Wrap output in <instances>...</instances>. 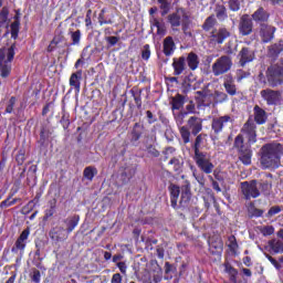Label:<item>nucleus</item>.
Instances as JSON below:
<instances>
[{
	"instance_id": "nucleus-15",
	"label": "nucleus",
	"mask_w": 283,
	"mask_h": 283,
	"mask_svg": "<svg viewBox=\"0 0 283 283\" xmlns=\"http://www.w3.org/2000/svg\"><path fill=\"white\" fill-rule=\"evenodd\" d=\"M187 127L191 130L192 136H198L202 132V118L198 116L189 117Z\"/></svg>"
},
{
	"instance_id": "nucleus-29",
	"label": "nucleus",
	"mask_w": 283,
	"mask_h": 283,
	"mask_svg": "<svg viewBox=\"0 0 283 283\" xmlns=\"http://www.w3.org/2000/svg\"><path fill=\"white\" fill-rule=\"evenodd\" d=\"M143 128L144 127L140 123H136L134 125L130 143H138V140H140V136H143Z\"/></svg>"
},
{
	"instance_id": "nucleus-10",
	"label": "nucleus",
	"mask_w": 283,
	"mask_h": 283,
	"mask_svg": "<svg viewBox=\"0 0 283 283\" xmlns=\"http://www.w3.org/2000/svg\"><path fill=\"white\" fill-rule=\"evenodd\" d=\"M229 36H231V32L227 30V28H219L212 30V32L210 33V41L222 45V43H224V41H227Z\"/></svg>"
},
{
	"instance_id": "nucleus-49",
	"label": "nucleus",
	"mask_w": 283,
	"mask_h": 283,
	"mask_svg": "<svg viewBox=\"0 0 283 283\" xmlns=\"http://www.w3.org/2000/svg\"><path fill=\"white\" fill-rule=\"evenodd\" d=\"M99 25L112 24V20H105V9H102L98 15Z\"/></svg>"
},
{
	"instance_id": "nucleus-33",
	"label": "nucleus",
	"mask_w": 283,
	"mask_h": 283,
	"mask_svg": "<svg viewBox=\"0 0 283 283\" xmlns=\"http://www.w3.org/2000/svg\"><path fill=\"white\" fill-rule=\"evenodd\" d=\"M214 12L219 21H224V19H227V7H224L223 4H217Z\"/></svg>"
},
{
	"instance_id": "nucleus-57",
	"label": "nucleus",
	"mask_w": 283,
	"mask_h": 283,
	"mask_svg": "<svg viewBox=\"0 0 283 283\" xmlns=\"http://www.w3.org/2000/svg\"><path fill=\"white\" fill-rule=\"evenodd\" d=\"M116 266L123 275H127V264L125 262H117Z\"/></svg>"
},
{
	"instance_id": "nucleus-24",
	"label": "nucleus",
	"mask_w": 283,
	"mask_h": 283,
	"mask_svg": "<svg viewBox=\"0 0 283 283\" xmlns=\"http://www.w3.org/2000/svg\"><path fill=\"white\" fill-rule=\"evenodd\" d=\"M81 78H83V71L72 73L70 77L71 87H74L77 92H81Z\"/></svg>"
},
{
	"instance_id": "nucleus-52",
	"label": "nucleus",
	"mask_w": 283,
	"mask_h": 283,
	"mask_svg": "<svg viewBox=\"0 0 283 283\" xmlns=\"http://www.w3.org/2000/svg\"><path fill=\"white\" fill-rule=\"evenodd\" d=\"M234 147H237L240 151V149H245L244 148V139H242V136H237L234 139Z\"/></svg>"
},
{
	"instance_id": "nucleus-47",
	"label": "nucleus",
	"mask_w": 283,
	"mask_h": 283,
	"mask_svg": "<svg viewBox=\"0 0 283 283\" xmlns=\"http://www.w3.org/2000/svg\"><path fill=\"white\" fill-rule=\"evenodd\" d=\"M261 233L263 235H273V233H275V228H273V226H264L261 228Z\"/></svg>"
},
{
	"instance_id": "nucleus-1",
	"label": "nucleus",
	"mask_w": 283,
	"mask_h": 283,
	"mask_svg": "<svg viewBox=\"0 0 283 283\" xmlns=\"http://www.w3.org/2000/svg\"><path fill=\"white\" fill-rule=\"evenodd\" d=\"M260 156L262 169H277L283 156V146L280 143L265 144L260 149Z\"/></svg>"
},
{
	"instance_id": "nucleus-38",
	"label": "nucleus",
	"mask_w": 283,
	"mask_h": 283,
	"mask_svg": "<svg viewBox=\"0 0 283 283\" xmlns=\"http://www.w3.org/2000/svg\"><path fill=\"white\" fill-rule=\"evenodd\" d=\"M168 21L172 29L180 28V15L178 13L168 15Z\"/></svg>"
},
{
	"instance_id": "nucleus-16",
	"label": "nucleus",
	"mask_w": 283,
	"mask_h": 283,
	"mask_svg": "<svg viewBox=\"0 0 283 283\" xmlns=\"http://www.w3.org/2000/svg\"><path fill=\"white\" fill-rule=\"evenodd\" d=\"M239 63L241 65V67H244L247 65V63H251V61H253V59H255V53L253 52V50L249 49V48H243L240 52H239Z\"/></svg>"
},
{
	"instance_id": "nucleus-17",
	"label": "nucleus",
	"mask_w": 283,
	"mask_h": 283,
	"mask_svg": "<svg viewBox=\"0 0 283 283\" xmlns=\"http://www.w3.org/2000/svg\"><path fill=\"white\" fill-rule=\"evenodd\" d=\"M223 87L230 96H235V94H238V88L235 87L232 74H227L224 76Z\"/></svg>"
},
{
	"instance_id": "nucleus-40",
	"label": "nucleus",
	"mask_w": 283,
	"mask_h": 283,
	"mask_svg": "<svg viewBox=\"0 0 283 283\" xmlns=\"http://www.w3.org/2000/svg\"><path fill=\"white\" fill-rule=\"evenodd\" d=\"M168 165L172 167L174 171H180V169H182V164L180 163V159L176 157H172L169 160Z\"/></svg>"
},
{
	"instance_id": "nucleus-54",
	"label": "nucleus",
	"mask_w": 283,
	"mask_h": 283,
	"mask_svg": "<svg viewBox=\"0 0 283 283\" xmlns=\"http://www.w3.org/2000/svg\"><path fill=\"white\" fill-rule=\"evenodd\" d=\"M8 21V8H2L0 12V27Z\"/></svg>"
},
{
	"instance_id": "nucleus-53",
	"label": "nucleus",
	"mask_w": 283,
	"mask_h": 283,
	"mask_svg": "<svg viewBox=\"0 0 283 283\" xmlns=\"http://www.w3.org/2000/svg\"><path fill=\"white\" fill-rule=\"evenodd\" d=\"M15 103H17V97H11L9 99V104L6 108L7 114H12Z\"/></svg>"
},
{
	"instance_id": "nucleus-48",
	"label": "nucleus",
	"mask_w": 283,
	"mask_h": 283,
	"mask_svg": "<svg viewBox=\"0 0 283 283\" xmlns=\"http://www.w3.org/2000/svg\"><path fill=\"white\" fill-rule=\"evenodd\" d=\"M19 21H14L12 24H11V36L13 39H17V36H19Z\"/></svg>"
},
{
	"instance_id": "nucleus-34",
	"label": "nucleus",
	"mask_w": 283,
	"mask_h": 283,
	"mask_svg": "<svg viewBox=\"0 0 283 283\" xmlns=\"http://www.w3.org/2000/svg\"><path fill=\"white\" fill-rule=\"evenodd\" d=\"M172 109H180L185 105V96L177 94L171 101Z\"/></svg>"
},
{
	"instance_id": "nucleus-3",
	"label": "nucleus",
	"mask_w": 283,
	"mask_h": 283,
	"mask_svg": "<svg viewBox=\"0 0 283 283\" xmlns=\"http://www.w3.org/2000/svg\"><path fill=\"white\" fill-rule=\"evenodd\" d=\"M233 67V60L229 55H222L214 61L212 64V74L213 76H222L227 74Z\"/></svg>"
},
{
	"instance_id": "nucleus-13",
	"label": "nucleus",
	"mask_w": 283,
	"mask_h": 283,
	"mask_svg": "<svg viewBox=\"0 0 283 283\" xmlns=\"http://www.w3.org/2000/svg\"><path fill=\"white\" fill-rule=\"evenodd\" d=\"M69 235H70V232L63 227H56L50 231V238L54 242H65Z\"/></svg>"
},
{
	"instance_id": "nucleus-26",
	"label": "nucleus",
	"mask_w": 283,
	"mask_h": 283,
	"mask_svg": "<svg viewBox=\"0 0 283 283\" xmlns=\"http://www.w3.org/2000/svg\"><path fill=\"white\" fill-rule=\"evenodd\" d=\"M258 188L259 191L269 196V193H271V189H273V181H271V179H262L261 181H258Z\"/></svg>"
},
{
	"instance_id": "nucleus-32",
	"label": "nucleus",
	"mask_w": 283,
	"mask_h": 283,
	"mask_svg": "<svg viewBox=\"0 0 283 283\" xmlns=\"http://www.w3.org/2000/svg\"><path fill=\"white\" fill-rule=\"evenodd\" d=\"M270 248L272 249L273 253H283V241L273 239L269 242Z\"/></svg>"
},
{
	"instance_id": "nucleus-61",
	"label": "nucleus",
	"mask_w": 283,
	"mask_h": 283,
	"mask_svg": "<svg viewBox=\"0 0 283 283\" xmlns=\"http://www.w3.org/2000/svg\"><path fill=\"white\" fill-rule=\"evenodd\" d=\"M209 180H211V182H212V189H214V191L220 193V191H222V189L220 188V185L218 184V181L213 180V177H211V176H209Z\"/></svg>"
},
{
	"instance_id": "nucleus-62",
	"label": "nucleus",
	"mask_w": 283,
	"mask_h": 283,
	"mask_svg": "<svg viewBox=\"0 0 283 283\" xmlns=\"http://www.w3.org/2000/svg\"><path fill=\"white\" fill-rule=\"evenodd\" d=\"M106 41H107V43H109V45H116V43H118L120 41V38H118V36H107Z\"/></svg>"
},
{
	"instance_id": "nucleus-51",
	"label": "nucleus",
	"mask_w": 283,
	"mask_h": 283,
	"mask_svg": "<svg viewBox=\"0 0 283 283\" xmlns=\"http://www.w3.org/2000/svg\"><path fill=\"white\" fill-rule=\"evenodd\" d=\"M229 7L232 12H238L240 10V0H229Z\"/></svg>"
},
{
	"instance_id": "nucleus-20",
	"label": "nucleus",
	"mask_w": 283,
	"mask_h": 283,
	"mask_svg": "<svg viewBox=\"0 0 283 283\" xmlns=\"http://www.w3.org/2000/svg\"><path fill=\"white\" fill-rule=\"evenodd\" d=\"M30 237V229H25L22 231V233L20 234V237L18 238V240L15 241L14 247L12 248V251H24L25 250V242L28 240V238Z\"/></svg>"
},
{
	"instance_id": "nucleus-45",
	"label": "nucleus",
	"mask_w": 283,
	"mask_h": 283,
	"mask_svg": "<svg viewBox=\"0 0 283 283\" xmlns=\"http://www.w3.org/2000/svg\"><path fill=\"white\" fill-rule=\"evenodd\" d=\"M149 56H151V51L149 50V44H146L142 50V59L149 61Z\"/></svg>"
},
{
	"instance_id": "nucleus-6",
	"label": "nucleus",
	"mask_w": 283,
	"mask_h": 283,
	"mask_svg": "<svg viewBox=\"0 0 283 283\" xmlns=\"http://www.w3.org/2000/svg\"><path fill=\"white\" fill-rule=\"evenodd\" d=\"M241 193L244 196L245 200H251V198H260L258 180L241 182Z\"/></svg>"
},
{
	"instance_id": "nucleus-28",
	"label": "nucleus",
	"mask_w": 283,
	"mask_h": 283,
	"mask_svg": "<svg viewBox=\"0 0 283 283\" xmlns=\"http://www.w3.org/2000/svg\"><path fill=\"white\" fill-rule=\"evenodd\" d=\"M187 63L188 67H190L192 71L198 70V65H200V59L198 57V54L190 52L187 56Z\"/></svg>"
},
{
	"instance_id": "nucleus-9",
	"label": "nucleus",
	"mask_w": 283,
	"mask_h": 283,
	"mask_svg": "<svg viewBox=\"0 0 283 283\" xmlns=\"http://www.w3.org/2000/svg\"><path fill=\"white\" fill-rule=\"evenodd\" d=\"M275 27L269 23H261L259 27V34L263 43H270L273 41L275 34Z\"/></svg>"
},
{
	"instance_id": "nucleus-43",
	"label": "nucleus",
	"mask_w": 283,
	"mask_h": 283,
	"mask_svg": "<svg viewBox=\"0 0 283 283\" xmlns=\"http://www.w3.org/2000/svg\"><path fill=\"white\" fill-rule=\"evenodd\" d=\"M228 242L230 251H232V253H235V251H238V241L235 240V235H230Z\"/></svg>"
},
{
	"instance_id": "nucleus-21",
	"label": "nucleus",
	"mask_w": 283,
	"mask_h": 283,
	"mask_svg": "<svg viewBox=\"0 0 283 283\" xmlns=\"http://www.w3.org/2000/svg\"><path fill=\"white\" fill-rule=\"evenodd\" d=\"M169 191H170L171 207L176 209V207H178V199L180 198V187L178 185L171 184L169 186Z\"/></svg>"
},
{
	"instance_id": "nucleus-2",
	"label": "nucleus",
	"mask_w": 283,
	"mask_h": 283,
	"mask_svg": "<svg viewBox=\"0 0 283 283\" xmlns=\"http://www.w3.org/2000/svg\"><path fill=\"white\" fill-rule=\"evenodd\" d=\"M14 59V45H11L8 50H0V76L8 78L10 72H12V60Z\"/></svg>"
},
{
	"instance_id": "nucleus-19",
	"label": "nucleus",
	"mask_w": 283,
	"mask_h": 283,
	"mask_svg": "<svg viewBox=\"0 0 283 283\" xmlns=\"http://www.w3.org/2000/svg\"><path fill=\"white\" fill-rule=\"evenodd\" d=\"M224 249V243L222 242V239L216 238L212 239L209 244V250L212 255H222V251Z\"/></svg>"
},
{
	"instance_id": "nucleus-55",
	"label": "nucleus",
	"mask_w": 283,
	"mask_h": 283,
	"mask_svg": "<svg viewBox=\"0 0 283 283\" xmlns=\"http://www.w3.org/2000/svg\"><path fill=\"white\" fill-rule=\"evenodd\" d=\"M31 280L35 283L41 282V271L39 270H33L32 274H31Z\"/></svg>"
},
{
	"instance_id": "nucleus-23",
	"label": "nucleus",
	"mask_w": 283,
	"mask_h": 283,
	"mask_svg": "<svg viewBox=\"0 0 283 283\" xmlns=\"http://www.w3.org/2000/svg\"><path fill=\"white\" fill-rule=\"evenodd\" d=\"M254 120L258 125L266 123V111L258 105L254 106Z\"/></svg>"
},
{
	"instance_id": "nucleus-7",
	"label": "nucleus",
	"mask_w": 283,
	"mask_h": 283,
	"mask_svg": "<svg viewBox=\"0 0 283 283\" xmlns=\"http://www.w3.org/2000/svg\"><path fill=\"white\" fill-rule=\"evenodd\" d=\"M268 83L271 87H277L280 83V77L283 76V65L274 64L270 66L266 71Z\"/></svg>"
},
{
	"instance_id": "nucleus-12",
	"label": "nucleus",
	"mask_w": 283,
	"mask_h": 283,
	"mask_svg": "<svg viewBox=\"0 0 283 283\" xmlns=\"http://www.w3.org/2000/svg\"><path fill=\"white\" fill-rule=\"evenodd\" d=\"M242 134L247 136L249 143H255L258 139V134L255 133V122L249 118L242 127Z\"/></svg>"
},
{
	"instance_id": "nucleus-8",
	"label": "nucleus",
	"mask_w": 283,
	"mask_h": 283,
	"mask_svg": "<svg viewBox=\"0 0 283 283\" xmlns=\"http://www.w3.org/2000/svg\"><path fill=\"white\" fill-rule=\"evenodd\" d=\"M260 95L269 105H277L282 98V92L273 91L271 88L262 90Z\"/></svg>"
},
{
	"instance_id": "nucleus-18",
	"label": "nucleus",
	"mask_w": 283,
	"mask_h": 283,
	"mask_svg": "<svg viewBox=\"0 0 283 283\" xmlns=\"http://www.w3.org/2000/svg\"><path fill=\"white\" fill-rule=\"evenodd\" d=\"M271 17V13L266 11L263 7H260L256 11L252 13V19L255 21V23H266L269 21V18Z\"/></svg>"
},
{
	"instance_id": "nucleus-4",
	"label": "nucleus",
	"mask_w": 283,
	"mask_h": 283,
	"mask_svg": "<svg viewBox=\"0 0 283 283\" xmlns=\"http://www.w3.org/2000/svg\"><path fill=\"white\" fill-rule=\"evenodd\" d=\"M193 160L197 165V167L202 171L203 174H213V169H216V165L211 161V156L207 153H197L193 156Z\"/></svg>"
},
{
	"instance_id": "nucleus-22",
	"label": "nucleus",
	"mask_w": 283,
	"mask_h": 283,
	"mask_svg": "<svg viewBox=\"0 0 283 283\" xmlns=\"http://www.w3.org/2000/svg\"><path fill=\"white\" fill-rule=\"evenodd\" d=\"M187 59L185 56L174 59L172 67L175 70V76H180L185 72Z\"/></svg>"
},
{
	"instance_id": "nucleus-36",
	"label": "nucleus",
	"mask_w": 283,
	"mask_h": 283,
	"mask_svg": "<svg viewBox=\"0 0 283 283\" xmlns=\"http://www.w3.org/2000/svg\"><path fill=\"white\" fill-rule=\"evenodd\" d=\"M206 136H207V135H205V134H199V135L196 137L195 144H193V146H192L195 154H202V151H200V147H201L202 140H205V137H206Z\"/></svg>"
},
{
	"instance_id": "nucleus-25",
	"label": "nucleus",
	"mask_w": 283,
	"mask_h": 283,
	"mask_svg": "<svg viewBox=\"0 0 283 283\" xmlns=\"http://www.w3.org/2000/svg\"><path fill=\"white\" fill-rule=\"evenodd\" d=\"M174 50H176V43L174 42V38L167 36L164 40V54L166 56H171V54H174Z\"/></svg>"
},
{
	"instance_id": "nucleus-37",
	"label": "nucleus",
	"mask_w": 283,
	"mask_h": 283,
	"mask_svg": "<svg viewBox=\"0 0 283 283\" xmlns=\"http://www.w3.org/2000/svg\"><path fill=\"white\" fill-rule=\"evenodd\" d=\"M218 21L216 20V15H210L206 19L205 23L202 24V28L206 32H209L213 25H216Z\"/></svg>"
},
{
	"instance_id": "nucleus-46",
	"label": "nucleus",
	"mask_w": 283,
	"mask_h": 283,
	"mask_svg": "<svg viewBox=\"0 0 283 283\" xmlns=\"http://www.w3.org/2000/svg\"><path fill=\"white\" fill-rule=\"evenodd\" d=\"M282 211V208L280 206H273L268 211L266 218H273V216H277Z\"/></svg>"
},
{
	"instance_id": "nucleus-35",
	"label": "nucleus",
	"mask_w": 283,
	"mask_h": 283,
	"mask_svg": "<svg viewBox=\"0 0 283 283\" xmlns=\"http://www.w3.org/2000/svg\"><path fill=\"white\" fill-rule=\"evenodd\" d=\"M98 174V170L96 168L88 166L84 169L83 176L86 178V180H94V177Z\"/></svg>"
},
{
	"instance_id": "nucleus-11",
	"label": "nucleus",
	"mask_w": 283,
	"mask_h": 283,
	"mask_svg": "<svg viewBox=\"0 0 283 283\" xmlns=\"http://www.w3.org/2000/svg\"><path fill=\"white\" fill-rule=\"evenodd\" d=\"M239 32L242 36H249L253 32V20L249 18V14H243L239 22Z\"/></svg>"
},
{
	"instance_id": "nucleus-63",
	"label": "nucleus",
	"mask_w": 283,
	"mask_h": 283,
	"mask_svg": "<svg viewBox=\"0 0 283 283\" xmlns=\"http://www.w3.org/2000/svg\"><path fill=\"white\" fill-rule=\"evenodd\" d=\"M226 271L227 273H229L231 275V277H235V275H238V271L235 269H233L231 265H227L226 266Z\"/></svg>"
},
{
	"instance_id": "nucleus-44",
	"label": "nucleus",
	"mask_w": 283,
	"mask_h": 283,
	"mask_svg": "<svg viewBox=\"0 0 283 283\" xmlns=\"http://www.w3.org/2000/svg\"><path fill=\"white\" fill-rule=\"evenodd\" d=\"M72 45H78L81 43V30L71 32Z\"/></svg>"
},
{
	"instance_id": "nucleus-60",
	"label": "nucleus",
	"mask_w": 283,
	"mask_h": 283,
	"mask_svg": "<svg viewBox=\"0 0 283 283\" xmlns=\"http://www.w3.org/2000/svg\"><path fill=\"white\" fill-rule=\"evenodd\" d=\"M268 260L271 262V264H273V266L280 271V269H282V265L277 262V260H275L273 256L268 255Z\"/></svg>"
},
{
	"instance_id": "nucleus-39",
	"label": "nucleus",
	"mask_w": 283,
	"mask_h": 283,
	"mask_svg": "<svg viewBox=\"0 0 283 283\" xmlns=\"http://www.w3.org/2000/svg\"><path fill=\"white\" fill-rule=\"evenodd\" d=\"M158 3H160V10L161 11V17H165V14H168L169 8L171 6V0H157Z\"/></svg>"
},
{
	"instance_id": "nucleus-30",
	"label": "nucleus",
	"mask_w": 283,
	"mask_h": 283,
	"mask_svg": "<svg viewBox=\"0 0 283 283\" xmlns=\"http://www.w3.org/2000/svg\"><path fill=\"white\" fill-rule=\"evenodd\" d=\"M251 149L249 148H241L239 150V158L241 160V163H243V165H251Z\"/></svg>"
},
{
	"instance_id": "nucleus-42",
	"label": "nucleus",
	"mask_w": 283,
	"mask_h": 283,
	"mask_svg": "<svg viewBox=\"0 0 283 283\" xmlns=\"http://www.w3.org/2000/svg\"><path fill=\"white\" fill-rule=\"evenodd\" d=\"M228 98H229V96L224 92L217 91L214 93L216 103H224L226 101H228Z\"/></svg>"
},
{
	"instance_id": "nucleus-50",
	"label": "nucleus",
	"mask_w": 283,
	"mask_h": 283,
	"mask_svg": "<svg viewBox=\"0 0 283 283\" xmlns=\"http://www.w3.org/2000/svg\"><path fill=\"white\" fill-rule=\"evenodd\" d=\"M251 76V73L245 72L243 70H237V81H243V78H249Z\"/></svg>"
},
{
	"instance_id": "nucleus-5",
	"label": "nucleus",
	"mask_w": 283,
	"mask_h": 283,
	"mask_svg": "<svg viewBox=\"0 0 283 283\" xmlns=\"http://www.w3.org/2000/svg\"><path fill=\"white\" fill-rule=\"evenodd\" d=\"M234 118L232 115H223L220 117H214L212 119V132L214 134H220L222 133L223 129H231L233 127Z\"/></svg>"
},
{
	"instance_id": "nucleus-31",
	"label": "nucleus",
	"mask_w": 283,
	"mask_h": 283,
	"mask_svg": "<svg viewBox=\"0 0 283 283\" xmlns=\"http://www.w3.org/2000/svg\"><path fill=\"white\" fill-rule=\"evenodd\" d=\"M179 133H180V136L184 140V145H187L189 143H191V130H189V127L187 126H181L179 128Z\"/></svg>"
},
{
	"instance_id": "nucleus-14",
	"label": "nucleus",
	"mask_w": 283,
	"mask_h": 283,
	"mask_svg": "<svg viewBox=\"0 0 283 283\" xmlns=\"http://www.w3.org/2000/svg\"><path fill=\"white\" fill-rule=\"evenodd\" d=\"M180 200H179V205L181 207H187V203L189 202V200H191V184L189 181H184V184L180 187Z\"/></svg>"
},
{
	"instance_id": "nucleus-59",
	"label": "nucleus",
	"mask_w": 283,
	"mask_h": 283,
	"mask_svg": "<svg viewBox=\"0 0 283 283\" xmlns=\"http://www.w3.org/2000/svg\"><path fill=\"white\" fill-rule=\"evenodd\" d=\"M56 205V200L53 199V203H51V209L46 210L45 218H52L54 216V207Z\"/></svg>"
},
{
	"instance_id": "nucleus-58",
	"label": "nucleus",
	"mask_w": 283,
	"mask_h": 283,
	"mask_svg": "<svg viewBox=\"0 0 283 283\" xmlns=\"http://www.w3.org/2000/svg\"><path fill=\"white\" fill-rule=\"evenodd\" d=\"M111 283H123V275L120 273L113 274Z\"/></svg>"
},
{
	"instance_id": "nucleus-27",
	"label": "nucleus",
	"mask_w": 283,
	"mask_h": 283,
	"mask_svg": "<svg viewBox=\"0 0 283 283\" xmlns=\"http://www.w3.org/2000/svg\"><path fill=\"white\" fill-rule=\"evenodd\" d=\"M78 216H73V217H69L64 220L65 227H66V231L69 233H72L74 229H76V227H78Z\"/></svg>"
},
{
	"instance_id": "nucleus-56",
	"label": "nucleus",
	"mask_w": 283,
	"mask_h": 283,
	"mask_svg": "<svg viewBox=\"0 0 283 283\" xmlns=\"http://www.w3.org/2000/svg\"><path fill=\"white\" fill-rule=\"evenodd\" d=\"M193 177L201 187H205V182H207V180L205 179L203 174L196 175V172H193Z\"/></svg>"
},
{
	"instance_id": "nucleus-41",
	"label": "nucleus",
	"mask_w": 283,
	"mask_h": 283,
	"mask_svg": "<svg viewBox=\"0 0 283 283\" xmlns=\"http://www.w3.org/2000/svg\"><path fill=\"white\" fill-rule=\"evenodd\" d=\"M283 51V42L281 41L279 44H273L271 48H270V54L272 56H277V54H280V52Z\"/></svg>"
},
{
	"instance_id": "nucleus-64",
	"label": "nucleus",
	"mask_w": 283,
	"mask_h": 283,
	"mask_svg": "<svg viewBox=\"0 0 283 283\" xmlns=\"http://www.w3.org/2000/svg\"><path fill=\"white\" fill-rule=\"evenodd\" d=\"M17 203V199H13L10 201V199H6L1 202V207H12V205Z\"/></svg>"
}]
</instances>
